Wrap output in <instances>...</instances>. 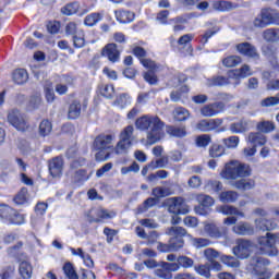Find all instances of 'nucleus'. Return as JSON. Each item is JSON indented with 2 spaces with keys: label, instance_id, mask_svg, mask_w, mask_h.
<instances>
[{
  "label": "nucleus",
  "instance_id": "f257e3e1",
  "mask_svg": "<svg viewBox=\"0 0 279 279\" xmlns=\"http://www.w3.org/2000/svg\"><path fill=\"white\" fill-rule=\"evenodd\" d=\"M136 130L146 133V141L148 145H156L161 138H165V122L155 116H142L135 121Z\"/></svg>",
  "mask_w": 279,
  "mask_h": 279
},
{
  "label": "nucleus",
  "instance_id": "f03ea898",
  "mask_svg": "<svg viewBox=\"0 0 279 279\" xmlns=\"http://www.w3.org/2000/svg\"><path fill=\"white\" fill-rule=\"evenodd\" d=\"M133 54L138 58L141 64H143L145 69H148V72L144 74V80L148 82V84H157L158 77H156L154 73H158V71H160V65L156 64L151 59H145L147 51H145L143 47H135L133 49Z\"/></svg>",
  "mask_w": 279,
  "mask_h": 279
},
{
  "label": "nucleus",
  "instance_id": "7ed1b4c3",
  "mask_svg": "<svg viewBox=\"0 0 279 279\" xmlns=\"http://www.w3.org/2000/svg\"><path fill=\"white\" fill-rule=\"evenodd\" d=\"M225 180H239V178H250L252 175V168L250 165L232 160L226 163L225 169L220 173Z\"/></svg>",
  "mask_w": 279,
  "mask_h": 279
},
{
  "label": "nucleus",
  "instance_id": "20e7f679",
  "mask_svg": "<svg viewBox=\"0 0 279 279\" xmlns=\"http://www.w3.org/2000/svg\"><path fill=\"white\" fill-rule=\"evenodd\" d=\"M269 25H279V12L272 8H264L254 19L253 26L258 29H265Z\"/></svg>",
  "mask_w": 279,
  "mask_h": 279
},
{
  "label": "nucleus",
  "instance_id": "39448f33",
  "mask_svg": "<svg viewBox=\"0 0 279 279\" xmlns=\"http://www.w3.org/2000/svg\"><path fill=\"white\" fill-rule=\"evenodd\" d=\"M268 265H270L269 259L254 256L246 265V271L252 274V276H260L262 279H269L271 278V272L267 270Z\"/></svg>",
  "mask_w": 279,
  "mask_h": 279
},
{
  "label": "nucleus",
  "instance_id": "423d86ee",
  "mask_svg": "<svg viewBox=\"0 0 279 279\" xmlns=\"http://www.w3.org/2000/svg\"><path fill=\"white\" fill-rule=\"evenodd\" d=\"M257 243L259 245V252L264 256H278V248H276V243L279 244V233H266V236L257 238Z\"/></svg>",
  "mask_w": 279,
  "mask_h": 279
},
{
  "label": "nucleus",
  "instance_id": "0eeeda50",
  "mask_svg": "<svg viewBox=\"0 0 279 279\" xmlns=\"http://www.w3.org/2000/svg\"><path fill=\"white\" fill-rule=\"evenodd\" d=\"M133 141H134V126L128 125L120 132L119 142L113 148L114 154L117 156H121L130 151V147H132Z\"/></svg>",
  "mask_w": 279,
  "mask_h": 279
},
{
  "label": "nucleus",
  "instance_id": "6e6552de",
  "mask_svg": "<svg viewBox=\"0 0 279 279\" xmlns=\"http://www.w3.org/2000/svg\"><path fill=\"white\" fill-rule=\"evenodd\" d=\"M0 219L10 226H23L25 223V215L5 204L0 205Z\"/></svg>",
  "mask_w": 279,
  "mask_h": 279
},
{
  "label": "nucleus",
  "instance_id": "1a4fd4ad",
  "mask_svg": "<svg viewBox=\"0 0 279 279\" xmlns=\"http://www.w3.org/2000/svg\"><path fill=\"white\" fill-rule=\"evenodd\" d=\"M166 234L171 236L169 243L172 252H178V250L184 247V239L182 236H186V229L182 227H171L167 229Z\"/></svg>",
  "mask_w": 279,
  "mask_h": 279
},
{
  "label": "nucleus",
  "instance_id": "9d476101",
  "mask_svg": "<svg viewBox=\"0 0 279 279\" xmlns=\"http://www.w3.org/2000/svg\"><path fill=\"white\" fill-rule=\"evenodd\" d=\"M7 121L12 128H15L19 132H25L29 128L27 118L19 109H11L8 111Z\"/></svg>",
  "mask_w": 279,
  "mask_h": 279
},
{
  "label": "nucleus",
  "instance_id": "9b49d317",
  "mask_svg": "<svg viewBox=\"0 0 279 279\" xmlns=\"http://www.w3.org/2000/svg\"><path fill=\"white\" fill-rule=\"evenodd\" d=\"M253 250L254 243L252 241L239 239L236 240V245L232 248V253L240 260H245V258H250Z\"/></svg>",
  "mask_w": 279,
  "mask_h": 279
},
{
  "label": "nucleus",
  "instance_id": "f8f14e48",
  "mask_svg": "<svg viewBox=\"0 0 279 279\" xmlns=\"http://www.w3.org/2000/svg\"><path fill=\"white\" fill-rule=\"evenodd\" d=\"M88 217L90 223H101V221H106V219H114L117 213L104 208H94L90 209Z\"/></svg>",
  "mask_w": 279,
  "mask_h": 279
},
{
  "label": "nucleus",
  "instance_id": "ddd939ff",
  "mask_svg": "<svg viewBox=\"0 0 279 279\" xmlns=\"http://www.w3.org/2000/svg\"><path fill=\"white\" fill-rule=\"evenodd\" d=\"M223 110H226V104H223L222 101H217V102L204 105L199 109V112H201L202 117L210 119L213 117H217V114H221V112H223Z\"/></svg>",
  "mask_w": 279,
  "mask_h": 279
},
{
  "label": "nucleus",
  "instance_id": "4468645a",
  "mask_svg": "<svg viewBox=\"0 0 279 279\" xmlns=\"http://www.w3.org/2000/svg\"><path fill=\"white\" fill-rule=\"evenodd\" d=\"M221 125H223V119H204L197 122L196 130H199V132H213L214 130L221 128Z\"/></svg>",
  "mask_w": 279,
  "mask_h": 279
},
{
  "label": "nucleus",
  "instance_id": "2eb2a0df",
  "mask_svg": "<svg viewBox=\"0 0 279 279\" xmlns=\"http://www.w3.org/2000/svg\"><path fill=\"white\" fill-rule=\"evenodd\" d=\"M235 48L238 53H241V56H246V58H252L253 60H258V58H260L256 46L247 41L238 44Z\"/></svg>",
  "mask_w": 279,
  "mask_h": 279
},
{
  "label": "nucleus",
  "instance_id": "dca6fc26",
  "mask_svg": "<svg viewBox=\"0 0 279 279\" xmlns=\"http://www.w3.org/2000/svg\"><path fill=\"white\" fill-rule=\"evenodd\" d=\"M116 136L112 134H100L94 140V149H112Z\"/></svg>",
  "mask_w": 279,
  "mask_h": 279
},
{
  "label": "nucleus",
  "instance_id": "f3484780",
  "mask_svg": "<svg viewBox=\"0 0 279 279\" xmlns=\"http://www.w3.org/2000/svg\"><path fill=\"white\" fill-rule=\"evenodd\" d=\"M203 230L209 239H221L226 235V230L223 228H219L215 222H203Z\"/></svg>",
  "mask_w": 279,
  "mask_h": 279
},
{
  "label": "nucleus",
  "instance_id": "a211bd4d",
  "mask_svg": "<svg viewBox=\"0 0 279 279\" xmlns=\"http://www.w3.org/2000/svg\"><path fill=\"white\" fill-rule=\"evenodd\" d=\"M170 202L168 211L172 215H186V213H189V210L184 209V198L173 197Z\"/></svg>",
  "mask_w": 279,
  "mask_h": 279
},
{
  "label": "nucleus",
  "instance_id": "6ab92c4d",
  "mask_svg": "<svg viewBox=\"0 0 279 279\" xmlns=\"http://www.w3.org/2000/svg\"><path fill=\"white\" fill-rule=\"evenodd\" d=\"M62 169H64L62 157H54L49 161V171L52 178H60L62 175Z\"/></svg>",
  "mask_w": 279,
  "mask_h": 279
},
{
  "label": "nucleus",
  "instance_id": "aec40b11",
  "mask_svg": "<svg viewBox=\"0 0 279 279\" xmlns=\"http://www.w3.org/2000/svg\"><path fill=\"white\" fill-rule=\"evenodd\" d=\"M102 56L108 58L110 62H119L121 58V52L117 48V44H108L104 49H102Z\"/></svg>",
  "mask_w": 279,
  "mask_h": 279
},
{
  "label": "nucleus",
  "instance_id": "412c9836",
  "mask_svg": "<svg viewBox=\"0 0 279 279\" xmlns=\"http://www.w3.org/2000/svg\"><path fill=\"white\" fill-rule=\"evenodd\" d=\"M254 72L250 65L244 64L240 69H235L229 72V77L231 80H243L245 77H250Z\"/></svg>",
  "mask_w": 279,
  "mask_h": 279
},
{
  "label": "nucleus",
  "instance_id": "4be33fe9",
  "mask_svg": "<svg viewBox=\"0 0 279 279\" xmlns=\"http://www.w3.org/2000/svg\"><path fill=\"white\" fill-rule=\"evenodd\" d=\"M255 228L256 230H262V232H269L271 230H276V228H278V223L271 219L257 218L255 219Z\"/></svg>",
  "mask_w": 279,
  "mask_h": 279
},
{
  "label": "nucleus",
  "instance_id": "5701e85b",
  "mask_svg": "<svg viewBox=\"0 0 279 279\" xmlns=\"http://www.w3.org/2000/svg\"><path fill=\"white\" fill-rule=\"evenodd\" d=\"M232 232L240 236H252V234H254V228L248 222H240L233 226Z\"/></svg>",
  "mask_w": 279,
  "mask_h": 279
},
{
  "label": "nucleus",
  "instance_id": "b1692460",
  "mask_svg": "<svg viewBox=\"0 0 279 279\" xmlns=\"http://www.w3.org/2000/svg\"><path fill=\"white\" fill-rule=\"evenodd\" d=\"M217 213L226 215L227 217H245V214L232 205H221L217 207Z\"/></svg>",
  "mask_w": 279,
  "mask_h": 279
},
{
  "label": "nucleus",
  "instance_id": "393cba45",
  "mask_svg": "<svg viewBox=\"0 0 279 279\" xmlns=\"http://www.w3.org/2000/svg\"><path fill=\"white\" fill-rule=\"evenodd\" d=\"M247 143H251L253 147H263L267 143V137L260 132L250 133L247 136Z\"/></svg>",
  "mask_w": 279,
  "mask_h": 279
},
{
  "label": "nucleus",
  "instance_id": "a878e982",
  "mask_svg": "<svg viewBox=\"0 0 279 279\" xmlns=\"http://www.w3.org/2000/svg\"><path fill=\"white\" fill-rule=\"evenodd\" d=\"M239 259V257H234L232 255L220 256V262L222 263V265L231 269H239V267H241V262Z\"/></svg>",
  "mask_w": 279,
  "mask_h": 279
},
{
  "label": "nucleus",
  "instance_id": "bb28decb",
  "mask_svg": "<svg viewBox=\"0 0 279 279\" xmlns=\"http://www.w3.org/2000/svg\"><path fill=\"white\" fill-rule=\"evenodd\" d=\"M262 37L266 43H279V28H267L262 33Z\"/></svg>",
  "mask_w": 279,
  "mask_h": 279
},
{
  "label": "nucleus",
  "instance_id": "cd10ccee",
  "mask_svg": "<svg viewBox=\"0 0 279 279\" xmlns=\"http://www.w3.org/2000/svg\"><path fill=\"white\" fill-rule=\"evenodd\" d=\"M12 80L15 84L22 85L29 80V74H27V70L25 69H16L12 73Z\"/></svg>",
  "mask_w": 279,
  "mask_h": 279
},
{
  "label": "nucleus",
  "instance_id": "c85d7f7f",
  "mask_svg": "<svg viewBox=\"0 0 279 279\" xmlns=\"http://www.w3.org/2000/svg\"><path fill=\"white\" fill-rule=\"evenodd\" d=\"M114 14L119 23H132V21L135 19V14L132 11L120 10L114 11Z\"/></svg>",
  "mask_w": 279,
  "mask_h": 279
},
{
  "label": "nucleus",
  "instance_id": "c756f323",
  "mask_svg": "<svg viewBox=\"0 0 279 279\" xmlns=\"http://www.w3.org/2000/svg\"><path fill=\"white\" fill-rule=\"evenodd\" d=\"M167 134L173 136L174 138H184L186 136V126H167Z\"/></svg>",
  "mask_w": 279,
  "mask_h": 279
},
{
  "label": "nucleus",
  "instance_id": "7c9ffc66",
  "mask_svg": "<svg viewBox=\"0 0 279 279\" xmlns=\"http://www.w3.org/2000/svg\"><path fill=\"white\" fill-rule=\"evenodd\" d=\"M82 114V102L74 100L69 107L68 119H78Z\"/></svg>",
  "mask_w": 279,
  "mask_h": 279
},
{
  "label": "nucleus",
  "instance_id": "2f4dec72",
  "mask_svg": "<svg viewBox=\"0 0 279 279\" xmlns=\"http://www.w3.org/2000/svg\"><path fill=\"white\" fill-rule=\"evenodd\" d=\"M219 199L220 202H222V204H234V202L239 199V193H236L235 191L221 192L219 195Z\"/></svg>",
  "mask_w": 279,
  "mask_h": 279
},
{
  "label": "nucleus",
  "instance_id": "473e14b6",
  "mask_svg": "<svg viewBox=\"0 0 279 279\" xmlns=\"http://www.w3.org/2000/svg\"><path fill=\"white\" fill-rule=\"evenodd\" d=\"M19 271L23 279H29V278H32L34 268L32 267V264L29 262L22 260L20 263Z\"/></svg>",
  "mask_w": 279,
  "mask_h": 279
},
{
  "label": "nucleus",
  "instance_id": "72a5a7b5",
  "mask_svg": "<svg viewBox=\"0 0 279 279\" xmlns=\"http://www.w3.org/2000/svg\"><path fill=\"white\" fill-rule=\"evenodd\" d=\"M247 130H250V123L245 120H241L240 122L230 125L232 134H243V132H247Z\"/></svg>",
  "mask_w": 279,
  "mask_h": 279
},
{
  "label": "nucleus",
  "instance_id": "f704fd0d",
  "mask_svg": "<svg viewBox=\"0 0 279 279\" xmlns=\"http://www.w3.org/2000/svg\"><path fill=\"white\" fill-rule=\"evenodd\" d=\"M186 23H187V20H186V16L184 15H180L174 19H171L169 22V24L173 26V32H182Z\"/></svg>",
  "mask_w": 279,
  "mask_h": 279
},
{
  "label": "nucleus",
  "instance_id": "c9c22d12",
  "mask_svg": "<svg viewBox=\"0 0 279 279\" xmlns=\"http://www.w3.org/2000/svg\"><path fill=\"white\" fill-rule=\"evenodd\" d=\"M63 274L68 279H80L77 271L75 270V266L73 263L66 262L62 267Z\"/></svg>",
  "mask_w": 279,
  "mask_h": 279
},
{
  "label": "nucleus",
  "instance_id": "e433bc0d",
  "mask_svg": "<svg viewBox=\"0 0 279 279\" xmlns=\"http://www.w3.org/2000/svg\"><path fill=\"white\" fill-rule=\"evenodd\" d=\"M230 80V76H214L207 80V86H228L231 84Z\"/></svg>",
  "mask_w": 279,
  "mask_h": 279
},
{
  "label": "nucleus",
  "instance_id": "4c0bfd02",
  "mask_svg": "<svg viewBox=\"0 0 279 279\" xmlns=\"http://www.w3.org/2000/svg\"><path fill=\"white\" fill-rule=\"evenodd\" d=\"M154 274L155 276H157V278H162V279L173 278V274L169 271L167 266H165V262H162L161 265L154 270Z\"/></svg>",
  "mask_w": 279,
  "mask_h": 279
},
{
  "label": "nucleus",
  "instance_id": "58836bf2",
  "mask_svg": "<svg viewBox=\"0 0 279 279\" xmlns=\"http://www.w3.org/2000/svg\"><path fill=\"white\" fill-rule=\"evenodd\" d=\"M73 46L75 49H82V47L86 46V38L84 37V31L80 29L76 35L72 37Z\"/></svg>",
  "mask_w": 279,
  "mask_h": 279
},
{
  "label": "nucleus",
  "instance_id": "ea45409f",
  "mask_svg": "<svg viewBox=\"0 0 279 279\" xmlns=\"http://www.w3.org/2000/svg\"><path fill=\"white\" fill-rule=\"evenodd\" d=\"M226 154V148L221 144H213L209 147L210 158H221Z\"/></svg>",
  "mask_w": 279,
  "mask_h": 279
},
{
  "label": "nucleus",
  "instance_id": "a19ab883",
  "mask_svg": "<svg viewBox=\"0 0 279 279\" xmlns=\"http://www.w3.org/2000/svg\"><path fill=\"white\" fill-rule=\"evenodd\" d=\"M191 117V112L184 109L183 107L175 108L173 110V119L174 121H186Z\"/></svg>",
  "mask_w": 279,
  "mask_h": 279
},
{
  "label": "nucleus",
  "instance_id": "79ce46f5",
  "mask_svg": "<svg viewBox=\"0 0 279 279\" xmlns=\"http://www.w3.org/2000/svg\"><path fill=\"white\" fill-rule=\"evenodd\" d=\"M190 241L196 250H202V247H208L210 245V240L206 238H193L190 235Z\"/></svg>",
  "mask_w": 279,
  "mask_h": 279
},
{
  "label": "nucleus",
  "instance_id": "37998d69",
  "mask_svg": "<svg viewBox=\"0 0 279 279\" xmlns=\"http://www.w3.org/2000/svg\"><path fill=\"white\" fill-rule=\"evenodd\" d=\"M61 12L62 14H65V16H73V14H77V12H80V3H69L61 9Z\"/></svg>",
  "mask_w": 279,
  "mask_h": 279
},
{
  "label": "nucleus",
  "instance_id": "c03bdc74",
  "mask_svg": "<svg viewBox=\"0 0 279 279\" xmlns=\"http://www.w3.org/2000/svg\"><path fill=\"white\" fill-rule=\"evenodd\" d=\"M151 195L156 197V199H161L162 197H169V195H171V189L157 186L153 189Z\"/></svg>",
  "mask_w": 279,
  "mask_h": 279
},
{
  "label": "nucleus",
  "instance_id": "a18cd8bd",
  "mask_svg": "<svg viewBox=\"0 0 279 279\" xmlns=\"http://www.w3.org/2000/svg\"><path fill=\"white\" fill-rule=\"evenodd\" d=\"M132 104V99L128 94H121L117 97V99L113 102V106H117V108H125L126 106H130Z\"/></svg>",
  "mask_w": 279,
  "mask_h": 279
},
{
  "label": "nucleus",
  "instance_id": "49530a36",
  "mask_svg": "<svg viewBox=\"0 0 279 279\" xmlns=\"http://www.w3.org/2000/svg\"><path fill=\"white\" fill-rule=\"evenodd\" d=\"M196 202H198V204H201V206H204L205 208H210V206H215V199L211 196L205 194H198L196 196Z\"/></svg>",
  "mask_w": 279,
  "mask_h": 279
},
{
  "label": "nucleus",
  "instance_id": "de8ad7c7",
  "mask_svg": "<svg viewBox=\"0 0 279 279\" xmlns=\"http://www.w3.org/2000/svg\"><path fill=\"white\" fill-rule=\"evenodd\" d=\"M255 185L254 180H245L242 179L236 181L233 186L239 191H251V189Z\"/></svg>",
  "mask_w": 279,
  "mask_h": 279
},
{
  "label": "nucleus",
  "instance_id": "09e8293b",
  "mask_svg": "<svg viewBox=\"0 0 279 279\" xmlns=\"http://www.w3.org/2000/svg\"><path fill=\"white\" fill-rule=\"evenodd\" d=\"M101 19H104V15H101L100 13H90L85 17L84 25H86L87 27H94V25L96 23H99Z\"/></svg>",
  "mask_w": 279,
  "mask_h": 279
},
{
  "label": "nucleus",
  "instance_id": "8fccbe9b",
  "mask_svg": "<svg viewBox=\"0 0 279 279\" xmlns=\"http://www.w3.org/2000/svg\"><path fill=\"white\" fill-rule=\"evenodd\" d=\"M223 66L227 69H232L233 66H239L241 64V57L239 56H230L222 60Z\"/></svg>",
  "mask_w": 279,
  "mask_h": 279
},
{
  "label": "nucleus",
  "instance_id": "3c124183",
  "mask_svg": "<svg viewBox=\"0 0 279 279\" xmlns=\"http://www.w3.org/2000/svg\"><path fill=\"white\" fill-rule=\"evenodd\" d=\"M177 263H179V267L182 269H191V267H193V265H195V262L193 260V258L189 257V256H179L177 258Z\"/></svg>",
  "mask_w": 279,
  "mask_h": 279
},
{
  "label": "nucleus",
  "instance_id": "603ef678",
  "mask_svg": "<svg viewBox=\"0 0 279 279\" xmlns=\"http://www.w3.org/2000/svg\"><path fill=\"white\" fill-rule=\"evenodd\" d=\"M14 204L16 206H23V204L27 203V189L23 187L13 198Z\"/></svg>",
  "mask_w": 279,
  "mask_h": 279
},
{
  "label": "nucleus",
  "instance_id": "864d4df0",
  "mask_svg": "<svg viewBox=\"0 0 279 279\" xmlns=\"http://www.w3.org/2000/svg\"><path fill=\"white\" fill-rule=\"evenodd\" d=\"M257 130L264 134H269V132L276 130V125L271 121H263L257 124Z\"/></svg>",
  "mask_w": 279,
  "mask_h": 279
},
{
  "label": "nucleus",
  "instance_id": "5fc2aeb1",
  "mask_svg": "<svg viewBox=\"0 0 279 279\" xmlns=\"http://www.w3.org/2000/svg\"><path fill=\"white\" fill-rule=\"evenodd\" d=\"M51 130H53V125L49 122V120H44L39 124V134L40 136H49L51 134Z\"/></svg>",
  "mask_w": 279,
  "mask_h": 279
},
{
  "label": "nucleus",
  "instance_id": "6e6d98bb",
  "mask_svg": "<svg viewBox=\"0 0 279 279\" xmlns=\"http://www.w3.org/2000/svg\"><path fill=\"white\" fill-rule=\"evenodd\" d=\"M214 10H217L218 12H226L227 10L232 9V3L226 1V0H218L213 3Z\"/></svg>",
  "mask_w": 279,
  "mask_h": 279
},
{
  "label": "nucleus",
  "instance_id": "4d7b16f0",
  "mask_svg": "<svg viewBox=\"0 0 279 279\" xmlns=\"http://www.w3.org/2000/svg\"><path fill=\"white\" fill-rule=\"evenodd\" d=\"M97 151L95 154V158L97 162H106V160H110V151H108L107 148H101V149H94Z\"/></svg>",
  "mask_w": 279,
  "mask_h": 279
},
{
  "label": "nucleus",
  "instance_id": "13d9d810",
  "mask_svg": "<svg viewBox=\"0 0 279 279\" xmlns=\"http://www.w3.org/2000/svg\"><path fill=\"white\" fill-rule=\"evenodd\" d=\"M195 143L197 147H207L210 145V143H213V137H210L208 134L198 135Z\"/></svg>",
  "mask_w": 279,
  "mask_h": 279
},
{
  "label": "nucleus",
  "instance_id": "bf43d9fd",
  "mask_svg": "<svg viewBox=\"0 0 279 279\" xmlns=\"http://www.w3.org/2000/svg\"><path fill=\"white\" fill-rule=\"evenodd\" d=\"M262 108H271L274 106H279V97L278 96H270L267 98H264L260 101Z\"/></svg>",
  "mask_w": 279,
  "mask_h": 279
},
{
  "label": "nucleus",
  "instance_id": "052dcab7",
  "mask_svg": "<svg viewBox=\"0 0 279 279\" xmlns=\"http://www.w3.org/2000/svg\"><path fill=\"white\" fill-rule=\"evenodd\" d=\"M196 274L203 278H210V264H204L195 267Z\"/></svg>",
  "mask_w": 279,
  "mask_h": 279
},
{
  "label": "nucleus",
  "instance_id": "680f3d73",
  "mask_svg": "<svg viewBox=\"0 0 279 279\" xmlns=\"http://www.w3.org/2000/svg\"><path fill=\"white\" fill-rule=\"evenodd\" d=\"M220 27L219 26H214L211 29H208L201 39L202 45H206V43H208V40H210V38H213V36H215V34H218V32H220Z\"/></svg>",
  "mask_w": 279,
  "mask_h": 279
},
{
  "label": "nucleus",
  "instance_id": "e2e57ef3",
  "mask_svg": "<svg viewBox=\"0 0 279 279\" xmlns=\"http://www.w3.org/2000/svg\"><path fill=\"white\" fill-rule=\"evenodd\" d=\"M100 94L102 97H106V99H112V97H114V85H102Z\"/></svg>",
  "mask_w": 279,
  "mask_h": 279
},
{
  "label": "nucleus",
  "instance_id": "0e129e2a",
  "mask_svg": "<svg viewBox=\"0 0 279 279\" xmlns=\"http://www.w3.org/2000/svg\"><path fill=\"white\" fill-rule=\"evenodd\" d=\"M222 143L228 149H236V147H239V136H230L228 138H223Z\"/></svg>",
  "mask_w": 279,
  "mask_h": 279
},
{
  "label": "nucleus",
  "instance_id": "69168bd1",
  "mask_svg": "<svg viewBox=\"0 0 279 279\" xmlns=\"http://www.w3.org/2000/svg\"><path fill=\"white\" fill-rule=\"evenodd\" d=\"M167 165H169V158L161 157V158L157 159L156 161H151L149 163V167L151 169H165V167H167Z\"/></svg>",
  "mask_w": 279,
  "mask_h": 279
},
{
  "label": "nucleus",
  "instance_id": "338daca9",
  "mask_svg": "<svg viewBox=\"0 0 279 279\" xmlns=\"http://www.w3.org/2000/svg\"><path fill=\"white\" fill-rule=\"evenodd\" d=\"M204 256L208 260V263H213L214 260H217V258H219L220 254L217 250L209 247L204 251Z\"/></svg>",
  "mask_w": 279,
  "mask_h": 279
},
{
  "label": "nucleus",
  "instance_id": "774afa93",
  "mask_svg": "<svg viewBox=\"0 0 279 279\" xmlns=\"http://www.w3.org/2000/svg\"><path fill=\"white\" fill-rule=\"evenodd\" d=\"M262 52L266 58H276L277 49L271 45H266L262 47Z\"/></svg>",
  "mask_w": 279,
  "mask_h": 279
}]
</instances>
